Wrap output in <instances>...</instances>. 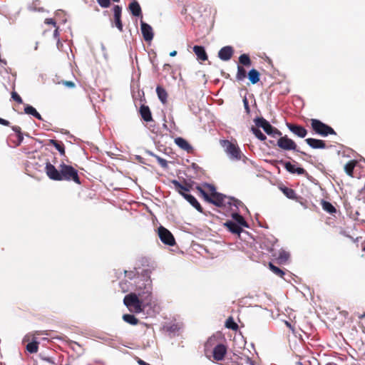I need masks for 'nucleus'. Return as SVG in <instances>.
I'll list each match as a JSON object with an SVG mask.
<instances>
[{
  "label": "nucleus",
  "mask_w": 365,
  "mask_h": 365,
  "mask_svg": "<svg viewBox=\"0 0 365 365\" xmlns=\"http://www.w3.org/2000/svg\"><path fill=\"white\" fill-rule=\"evenodd\" d=\"M98 4L103 8H108L110 5V0H97Z\"/></svg>",
  "instance_id": "nucleus-40"
},
{
  "label": "nucleus",
  "mask_w": 365,
  "mask_h": 365,
  "mask_svg": "<svg viewBox=\"0 0 365 365\" xmlns=\"http://www.w3.org/2000/svg\"><path fill=\"white\" fill-rule=\"evenodd\" d=\"M305 142L309 145L312 148L314 149H325L327 148V145L324 140L309 138L305 140Z\"/></svg>",
  "instance_id": "nucleus-16"
},
{
  "label": "nucleus",
  "mask_w": 365,
  "mask_h": 365,
  "mask_svg": "<svg viewBox=\"0 0 365 365\" xmlns=\"http://www.w3.org/2000/svg\"><path fill=\"white\" fill-rule=\"evenodd\" d=\"M49 145L54 146L55 148L58 150L61 155H66L65 146L61 141L51 139L49 140Z\"/></svg>",
  "instance_id": "nucleus-27"
},
{
  "label": "nucleus",
  "mask_w": 365,
  "mask_h": 365,
  "mask_svg": "<svg viewBox=\"0 0 365 365\" xmlns=\"http://www.w3.org/2000/svg\"><path fill=\"white\" fill-rule=\"evenodd\" d=\"M174 142L180 148L186 151L187 153H193L194 149L192 146L183 138L178 137L175 138Z\"/></svg>",
  "instance_id": "nucleus-14"
},
{
  "label": "nucleus",
  "mask_w": 365,
  "mask_h": 365,
  "mask_svg": "<svg viewBox=\"0 0 365 365\" xmlns=\"http://www.w3.org/2000/svg\"><path fill=\"white\" fill-rule=\"evenodd\" d=\"M113 25L120 31H123V26L121 21L122 8L118 5L113 6Z\"/></svg>",
  "instance_id": "nucleus-9"
},
{
  "label": "nucleus",
  "mask_w": 365,
  "mask_h": 365,
  "mask_svg": "<svg viewBox=\"0 0 365 365\" xmlns=\"http://www.w3.org/2000/svg\"><path fill=\"white\" fill-rule=\"evenodd\" d=\"M58 168V170L56 169V168L48 161L46 163L45 172L51 180L55 181H73L78 185L81 183L78 170L73 166L62 163Z\"/></svg>",
  "instance_id": "nucleus-1"
},
{
  "label": "nucleus",
  "mask_w": 365,
  "mask_h": 365,
  "mask_svg": "<svg viewBox=\"0 0 365 365\" xmlns=\"http://www.w3.org/2000/svg\"><path fill=\"white\" fill-rule=\"evenodd\" d=\"M220 144L232 160H240L243 157V154L237 144L228 140H221Z\"/></svg>",
  "instance_id": "nucleus-5"
},
{
  "label": "nucleus",
  "mask_w": 365,
  "mask_h": 365,
  "mask_svg": "<svg viewBox=\"0 0 365 365\" xmlns=\"http://www.w3.org/2000/svg\"><path fill=\"white\" fill-rule=\"evenodd\" d=\"M310 123L313 131L322 137H326L329 135H336V133L331 126L318 119H311Z\"/></svg>",
  "instance_id": "nucleus-4"
},
{
  "label": "nucleus",
  "mask_w": 365,
  "mask_h": 365,
  "mask_svg": "<svg viewBox=\"0 0 365 365\" xmlns=\"http://www.w3.org/2000/svg\"><path fill=\"white\" fill-rule=\"evenodd\" d=\"M358 162L356 160H351L344 165L345 173L350 177L354 176V170Z\"/></svg>",
  "instance_id": "nucleus-22"
},
{
  "label": "nucleus",
  "mask_w": 365,
  "mask_h": 365,
  "mask_svg": "<svg viewBox=\"0 0 365 365\" xmlns=\"http://www.w3.org/2000/svg\"><path fill=\"white\" fill-rule=\"evenodd\" d=\"M322 206L324 210L330 214H333L336 212V208L328 201L322 200Z\"/></svg>",
  "instance_id": "nucleus-33"
},
{
  "label": "nucleus",
  "mask_w": 365,
  "mask_h": 365,
  "mask_svg": "<svg viewBox=\"0 0 365 365\" xmlns=\"http://www.w3.org/2000/svg\"><path fill=\"white\" fill-rule=\"evenodd\" d=\"M247 77L252 84H256L259 81L260 73L257 70L252 68L248 72Z\"/></svg>",
  "instance_id": "nucleus-24"
},
{
  "label": "nucleus",
  "mask_w": 365,
  "mask_h": 365,
  "mask_svg": "<svg viewBox=\"0 0 365 365\" xmlns=\"http://www.w3.org/2000/svg\"><path fill=\"white\" fill-rule=\"evenodd\" d=\"M184 198L187 200L190 204L193 206L198 212L202 213L203 209L200 204L198 202V201L196 200V198L192 196V195H184Z\"/></svg>",
  "instance_id": "nucleus-19"
},
{
  "label": "nucleus",
  "mask_w": 365,
  "mask_h": 365,
  "mask_svg": "<svg viewBox=\"0 0 365 365\" xmlns=\"http://www.w3.org/2000/svg\"><path fill=\"white\" fill-rule=\"evenodd\" d=\"M156 93L161 103L163 104H165L167 103L168 99V93L166 90L162 86H158L156 88Z\"/></svg>",
  "instance_id": "nucleus-25"
},
{
  "label": "nucleus",
  "mask_w": 365,
  "mask_h": 365,
  "mask_svg": "<svg viewBox=\"0 0 365 365\" xmlns=\"http://www.w3.org/2000/svg\"><path fill=\"white\" fill-rule=\"evenodd\" d=\"M0 124L3 125H5V126H9L10 123L7 120H5V119H3V118H0Z\"/></svg>",
  "instance_id": "nucleus-47"
},
{
  "label": "nucleus",
  "mask_w": 365,
  "mask_h": 365,
  "mask_svg": "<svg viewBox=\"0 0 365 365\" xmlns=\"http://www.w3.org/2000/svg\"><path fill=\"white\" fill-rule=\"evenodd\" d=\"M287 126L292 133L299 138H304L307 134V130L302 125L287 123Z\"/></svg>",
  "instance_id": "nucleus-10"
},
{
  "label": "nucleus",
  "mask_w": 365,
  "mask_h": 365,
  "mask_svg": "<svg viewBox=\"0 0 365 365\" xmlns=\"http://www.w3.org/2000/svg\"><path fill=\"white\" fill-rule=\"evenodd\" d=\"M11 98L18 103H23V100L21 96L15 91L11 93Z\"/></svg>",
  "instance_id": "nucleus-39"
},
{
  "label": "nucleus",
  "mask_w": 365,
  "mask_h": 365,
  "mask_svg": "<svg viewBox=\"0 0 365 365\" xmlns=\"http://www.w3.org/2000/svg\"><path fill=\"white\" fill-rule=\"evenodd\" d=\"M193 51L197 56L198 60L205 61L207 60V54L205 50V48L202 46H195L193 47Z\"/></svg>",
  "instance_id": "nucleus-17"
},
{
  "label": "nucleus",
  "mask_w": 365,
  "mask_h": 365,
  "mask_svg": "<svg viewBox=\"0 0 365 365\" xmlns=\"http://www.w3.org/2000/svg\"><path fill=\"white\" fill-rule=\"evenodd\" d=\"M205 186L209 189L210 194L205 192L200 186L196 187V189L199 192L200 196L202 197L207 202L212 203L217 207L223 206L226 196L216 192L215 186L212 185L205 184Z\"/></svg>",
  "instance_id": "nucleus-3"
},
{
  "label": "nucleus",
  "mask_w": 365,
  "mask_h": 365,
  "mask_svg": "<svg viewBox=\"0 0 365 365\" xmlns=\"http://www.w3.org/2000/svg\"><path fill=\"white\" fill-rule=\"evenodd\" d=\"M140 113L141 118L146 122L153 120L152 114L148 106L142 105L140 107Z\"/></svg>",
  "instance_id": "nucleus-18"
},
{
  "label": "nucleus",
  "mask_w": 365,
  "mask_h": 365,
  "mask_svg": "<svg viewBox=\"0 0 365 365\" xmlns=\"http://www.w3.org/2000/svg\"><path fill=\"white\" fill-rule=\"evenodd\" d=\"M176 55H177V51H171V52L170 53V56L171 57H174V56H175Z\"/></svg>",
  "instance_id": "nucleus-52"
},
{
  "label": "nucleus",
  "mask_w": 365,
  "mask_h": 365,
  "mask_svg": "<svg viewBox=\"0 0 365 365\" xmlns=\"http://www.w3.org/2000/svg\"><path fill=\"white\" fill-rule=\"evenodd\" d=\"M362 250L365 252V246L362 248Z\"/></svg>",
  "instance_id": "nucleus-57"
},
{
  "label": "nucleus",
  "mask_w": 365,
  "mask_h": 365,
  "mask_svg": "<svg viewBox=\"0 0 365 365\" xmlns=\"http://www.w3.org/2000/svg\"><path fill=\"white\" fill-rule=\"evenodd\" d=\"M225 226L228 228V230L234 234H240L242 229V227L237 225L236 222L232 221H227L225 223Z\"/></svg>",
  "instance_id": "nucleus-23"
},
{
  "label": "nucleus",
  "mask_w": 365,
  "mask_h": 365,
  "mask_svg": "<svg viewBox=\"0 0 365 365\" xmlns=\"http://www.w3.org/2000/svg\"><path fill=\"white\" fill-rule=\"evenodd\" d=\"M232 217L237 222V224L239 225L240 226H242L245 227H249L247 222L245 221V220L241 215L238 213H233L232 215Z\"/></svg>",
  "instance_id": "nucleus-30"
},
{
  "label": "nucleus",
  "mask_w": 365,
  "mask_h": 365,
  "mask_svg": "<svg viewBox=\"0 0 365 365\" xmlns=\"http://www.w3.org/2000/svg\"><path fill=\"white\" fill-rule=\"evenodd\" d=\"M172 184L174 185V188L175 190L184 197L185 195H188L187 192H188V188H186L184 184H181L176 180H173L171 181Z\"/></svg>",
  "instance_id": "nucleus-21"
},
{
  "label": "nucleus",
  "mask_w": 365,
  "mask_h": 365,
  "mask_svg": "<svg viewBox=\"0 0 365 365\" xmlns=\"http://www.w3.org/2000/svg\"><path fill=\"white\" fill-rule=\"evenodd\" d=\"M123 319L131 324V325H137L139 322V320L133 314H125L123 315Z\"/></svg>",
  "instance_id": "nucleus-31"
},
{
  "label": "nucleus",
  "mask_w": 365,
  "mask_h": 365,
  "mask_svg": "<svg viewBox=\"0 0 365 365\" xmlns=\"http://www.w3.org/2000/svg\"><path fill=\"white\" fill-rule=\"evenodd\" d=\"M144 291L139 293V297L135 293H130L125 296L123 299L124 304L130 312L140 313L143 312L145 306L151 302V287L150 284H146L144 287Z\"/></svg>",
  "instance_id": "nucleus-2"
},
{
  "label": "nucleus",
  "mask_w": 365,
  "mask_h": 365,
  "mask_svg": "<svg viewBox=\"0 0 365 365\" xmlns=\"http://www.w3.org/2000/svg\"><path fill=\"white\" fill-rule=\"evenodd\" d=\"M42 334H45V335H48V331H36L34 334V336H40V335H42Z\"/></svg>",
  "instance_id": "nucleus-46"
},
{
  "label": "nucleus",
  "mask_w": 365,
  "mask_h": 365,
  "mask_svg": "<svg viewBox=\"0 0 365 365\" xmlns=\"http://www.w3.org/2000/svg\"><path fill=\"white\" fill-rule=\"evenodd\" d=\"M242 101H243L245 112L247 113V115H249L250 113V108L248 100L246 97H245L243 98Z\"/></svg>",
  "instance_id": "nucleus-41"
},
{
  "label": "nucleus",
  "mask_w": 365,
  "mask_h": 365,
  "mask_svg": "<svg viewBox=\"0 0 365 365\" xmlns=\"http://www.w3.org/2000/svg\"><path fill=\"white\" fill-rule=\"evenodd\" d=\"M225 327L232 330L236 331L238 329V325L233 320L232 317H229L225 322Z\"/></svg>",
  "instance_id": "nucleus-37"
},
{
  "label": "nucleus",
  "mask_w": 365,
  "mask_h": 365,
  "mask_svg": "<svg viewBox=\"0 0 365 365\" xmlns=\"http://www.w3.org/2000/svg\"><path fill=\"white\" fill-rule=\"evenodd\" d=\"M60 83H62L65 86L70 88H73L76 86L75 83L73 81H61L60 82Z\"/></svg>",
  "instance_id": "nucleus-42"
},
{
  "label": "nucleus",
  "mask_w": 365,
  "mask_h": 365,
  "mask_svg": "<svg viewBox=\"0 0 365 365\" xmlns=\"http://www.w3.org/2000/svg\"><path fill=\"white\" fill-rule=\"evenodd\" d=\"M24 112L26 114L31 115L36 118L38 120H43L41 115L37 112L36 108H34L33 106L26 105L24 108Z\"/></svg>",
  "instance_id": "nucleus-29"
},
{
  "label": "nucleus",
  "mask_w": 365,
  "mask_h": 365,
  "mask_svg": "<svg viewBox=\"0 0 365 365\" xmlns=\"http://www.w3.org/2000/svg\"><path fill=\"white\" fill-rule=\"evenodd\" d=\"M269 268L274 274L281 278H284L285 272L278 267L274 265L272 262L269 263Z\"/></svg>",
  "instance_id": "nucleus-34"
},
{
  "label": "nucleus",
  "mask_w": 365,
  "mask_h": 365,
  "mask_svg": "<svg viewBox=\"0 0 365 365\" xmlns=\"http://www.w3.org/2000/svg\"><path fill=\"white\" fill-rule=\"evenodd\" d=\"M23 139H24V137H23L22 133L19 134V135H18V140H19V143H20L21 142H22Z\"/></svg>",
  "instance_id": "nucleus-51"
},
{
  "label": "nucleus",
  "mask_w": 365,
  "mask_h": 365,
  "mask_svg": "<svg viewBox=\"0 0 365 365\" xmlns=\"http://www.w3.org/2000/svg\"><path fill=\"white\" fill-rule=\"evenodd\" d=\"M38 349V342L33 341L26 345V350L31 353H36Z\"/></svg>",
  "instance_id": "nucleus-36"
},
{
  "label": "nucleus",
  "mask_w": 365,
  "mask_h": 365,
  "mask_svg": "<svg viewBox=\"0 0 365 365\" xmlns=\"http://www.w3.org/2000/svg\"><path fill=\"white\" fill-rule=\"evenodd\" d=\"M279 137L280 138L277 140V145L279 148H280L281 149H282L284 150H294L297 152H299V150H298L297 149V145L293 140L289 138L287 135H284V136L281 135ZM300 153L302 155H307V153L304 152L300 151Z\"/></svg>",
  "instance_id": "nucleus-7"
},
{
  "label": "nucleus",
  "mask_w": 365,
  "mask_h": 365,
  "mask_svg": "<svg viewBox=\"0 0 365 365\" xmlns=\"http://www.w3.org/2000/svg\"><path fill=\"white\" fill-rule=\"evenodd\" d=\"M227 353V346L222 344L216 345L212 351V356L215 361H222Z\"/></svg>",
  "instance_id": "nucleus-11"
},
{
  "label": "nucleus",
  "mask_w": 365,
  "mask_h": 365,
  "mask_svg": "<svg viewBox=\"0 0 365 365\" xmlns=\"http://www.w3.org/2000/svg\"><path fill=\"white\" fill-rule=\"evenodd\" d=\"M66 365H71V364H66Z\"/></svg>",
  "instance_id": "nucleus-58"
},
{
  "label": "nucleus",
  "mask_w": 365,
  "mask_h": 365,
  "mask_svg": "<svg viewBox=\"0 0 365 365\" xmlns=\"http://www.w3.org/2000/svg\"><path fill=\"white\" fill-rule=\"evenodd\" d=\"M141 32L145 41H150L153 38L152 27L143 21H141Z\"/></svg>",
  "instance_id": "nucleus-15"
},
{
  "label": "nucleus",
  "mask_w": 365,
  "mask_h": 365,
  "mask_svg": "<svg viewBox=\"0 0 365 365\" xmlns=\"http://www.w3.org/2000/svg\"><path fill=\"white\" fill-rule=\"evenodd\" d=\"M44 23L46 24H51L53 26L56 27V23L53 19H46L44 21Z\"/></svg>",
  "instance_id": "nucleus-44"
},
{
  "label": "nucleus",
  "mask_w": 365,
  "mask_h": 365,
  "mask_svg": "<svg viewBox=\"0 0 365 365\" xmlns=\"http://www.w3.org/2000/svg\"><path fill=\"white\" fill-rule=\"evenodd\" d=\"M279 163L283 165L285 169L292 174L297 173L298 175H304L307 173L306 170L302 168H295V166L290 162H284V160H281L279 161Z\"/></svg>",
  "instance_id": "nucleus-12"
},
{
  "label": "nucleus",
  "mask_w": 365,
  "mask_h": 365,
  "mask_svg": "<svg viewBox=\"0 0 365 365\" xmlns=\"http://www.w3.org/2000/svg\"><path fill=\"white\" fill-rule=\"evenodd\" d=\"M252 132L253 134L260 140H264L267 138L266 136L262 133V131L257 128L252 127L251 128Z\"/></svg>",
  "instance_id": "nucleus-38"
},
{
  "label": "nucleus",
  "mask_w": 365,
  "mask_h": 365,
  "mask_svg": "<svg viewBox=\"0 0 365 365\" xmlns=\"http://www.w3.org/2000/svg\"><path fill=\"white\" fill-rule=\"evenodd\" d=\"M43 359L49 363H53V361L51 360V358H44Z\"/></svg>",
  "instance_id": "nucleus-53"
},
{
  "label": "nucleus",
  "mask_w": 365,
  "mask_h": 365,
  "mask_svg": "<svg viewBox=\"0 0 365 365\" xmlns=\"http://www.w3.org/2000/svg\"><path fill=\"white\" fill-rule=\"evenodd\" d=\"M114 2H119L120 0H113Z\"/></svg>",
  "instance_id": "nucleus-56"
},
{
  "label": "nucleus",
  "mask_w": 365,
  "mask_h": 365,
  "mask_svg": "<svg viewBox=\"0 0 365 365\" xmlns=\"http://www.w3.org/2000/svg\"><path fill=\"white\" fill-rule=\"evenodd\" d=\"M239 63L245 66H250L252 64V61H251V59H250L249 55L245 54V53L242 54L239 57Z\"/></svg>",
  "instance_id": "nucleus-35"
},
{
  "label": "nucleus",
  "mask_w": 365,
  "mask_h": 365,
  "mask_svg": "<svg viewBox=\"0 0 365 365\" xmlns=\"http://www.w3.org/2000/svg\"><path fill=\"white\" fill-rule=\"evenodd\" d=\"M234 49L230 46L222 47L218 52V57L225 61H229L233 56Z\"/></svg>",
  "instance_id": "nucleus-13"
},
{
  "label": "nucleus",
  "mask_w": 365,
  "mask_h": 365,
  "mask_svg": "<svg viewBox=\"0 0 365 365\" xmlns=\"http://www.w3.org/2000/svg\"><path fill=\"white\" fill-rule=\"evenodd\" d=\"M125 275L130 279H133L135 276V273L133 271H125Z\"/></svg>",
  "instance_id": "nucleus-45"
},
{
  "label": "nucleus",
  "mask_w": 365,
  "mask_h": 365,
  "mask_svg": "<svg viewBox=\"0 0 365 365\" xmlns=\"http://www.w3.org/2000/svg\"><path fill=\"white\" fill-rule=\"evenodd\" d=\"M158 161L163 168H166L168 166V162L166 160L158 157Z\"/></svg>",
  "instance_id": "nucleus-43"
},
{
  "label": "nucleus",
  "mask_w": 365,
  "mask_h": 365,
  "mask_svg": "<svg viewBox=\"0 0 365 365\" xmlns=\"http://www.w3.org/2000/svg\"><path fill=\"white\" fill-rule=\"evenodd\" d=\"M255 123L257 127L262 128L269 135H271L274 138L282 135L281 131L273 127L267 120L262 117L257 118L255 119Z\"/></svg>",
  "instance_id": "nucleus-6"
},
{
  "label": "nucleus",
  "mask_w": 365,
  "mask_h": 365,
  "mask_svg": "<svg viewBox=\"0 0 365 365\" xmlns=\"http://www.w3.org/2000/svg\"><path fill=\"white\" fill-rule=\"evenodd\" d=\"M274 256L276 257V259L279 264L286 263L289 258V252L283 250L279 252L278 255H274Z\"/></svg>",
  "instance_id": "nucleus-26"
},
{
  "label": "nucleus",
  "mask_w": 365,
  "mask_h": 365,
  "mask_svg": "<svg viewBox=\"0 0 365 365\" xmlns=\"http://www.w3.org/2000/svg\"><path fill=\"white\" fill-rule=\"evenodd\" d=\"M58 27H56V29L54 31V36H56L58 35Z\"/></svg>",
  "instance_id": "nucleus-54"
},
{
  "label": "nucleus",
  "mask_w": 365,
  "mask_h": 365,
  "mask_svg": "<svg viewBox=\"0 0 365 365\" xmlns=\"http://www.w3.org/2000/svg\"><path fill=\"white\" fill-rule=\"evenodd\" d=\"M326 365H336V364H331V363H328V364H327Z\"/></svg>",
  "instance_id": "nucleus-55"
},
{
  "label": "nucleus",
  "mask_w": 365,
  "mask_h": 365,
  "mask_svg": "<svg viewBox=\"0 0 365 365\" xmlns=\"http://www.w3.org/2000/svg\"><path fill=\"white\" fill-rule=\"evenodd\" d=\"M138 363L140 364V365H150L149 364L146 363L145 361H144L143 360L139 359L138 360Z\"/></svg>",
  "instance_id": "nucleus-50"
},
{
  "label": "nucleus",
  "mask_w": 365,
  "mask_h": 365,
  "mask_svg": "<svg viewBox=\"0 0 365 365\" xmlns=\"http://www.w3.org/2000/svg\"><path fill=\"white\" fill-rule=\"evenodd\" d=\"M247 76V71L242 66H237V72L236 74V79L238 81H243Z\"/></svg>",
  "instance_id": "nucleus-32"
},
{
  "label": "nucleus",
  "mask_w": 365,
  "mask_h": 365,
  "mask_svg": "<svg viewBox=\"0 0 365 365\" xmlns=\"http://www.w3.org/2000/svg\"><path fill=\"white\" fill-rule=\"evenodd\" d=\"M158 235L163 244L168 246H174L176 244L173 235L162 225L158 228Z\"/></svg>",
  "instance_id": "nucleus-8"
},
{
  "label": "nucleus",
  "mask_w": 365,
  "mask_h": 365,
  "mask_svg": "<svg viewBox=\"0 0 365 365\" xmlns=\"http://www.w3.org/2000/svg\"><path fill=\"white\" fill-rule=\"evenodd\" d=\"M184 185L186 187V188H188V192L192 189V185L191 183H189L187 182H186L185 180L184 181Z\"/></svg>",
  "instance_id": "nucleus-49"
},
{
  "label": "nucleus",
  "mask_w": 365,
  "mask_h": 365,
  "mask_svg": "<svg viewBox=\"0 0 365 365\" xmlns=\"http://www.w3.org/2000/svg\"><path fill=\"white\" fill-rule=\"evenodd\" d=\"M129 10L134 16H142V10L138 1H133L129 4Z\"/></svg>",
  "instance_id": "nucleus-20"
},
{
  "label": "nucleus",
  "mask_w": 365,
  "mask_h": 365,
  "mask_svg": "<svg viewBox=\"0 0 365 365\" xmlns=\"http://www.w3.org/2000/svg\"><path fill=\"white\" fill-rule=\"evenodd\" d=\"M12 130L18 135L21 133V129L19 126H13Z\"/></svg>",
  "instance_id": "nucleus-48"
},
{
  "label": "nucleus",
  "mask_w": 365,
  "mask_h": 365,
  "mask_svg": "<svg viewBox=\"0 0 365 365\" xmlns=\"http://www.w3.org/2000/svg\"><path fill=\"white\" fill-rule=\"evenodd\" d=\"M280 190H282L283 194L289 199H291V200H297V199L296 192L292 188H289L287 187H280Z\"/></svg>",
  "instance_id": "nucleus-28"
}]
</instances>
